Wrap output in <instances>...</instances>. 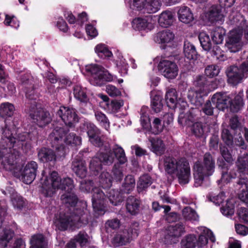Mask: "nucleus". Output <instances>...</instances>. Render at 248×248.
I'll return each instance as SVG.
<instances>
[{
  "mask_svg": "<svg viewBox=\"0 0 248 248\" xmlns=\"http://www.w3.org/2000/svg\"><path fill=\"white\" fill-rule=\"evenodd\" d=\"M42 175L41 191L45 197H52L59 189L65 190L61 197L65 209L55 215L54 218L53 222L56 228L65 231L69 228H79L87 224L91 218L90 213L85 208L86 203H79L76 206L78 198L74 192L73 180L69 177L62 179L55 171L46 175L43 170Z\"/></svg>",
  "mask_w": 248,
  "mask_h": 248,
  "instance_id": "nucleus-1",
  "label": "nucleus"
},
{
  "mask_svg": "<svg viewBox=\"0 0 248 248\" xmlns=\"http://www.w3.org/2000/svg\"><path fill=\"white\" fill-rule=\"evenodd\" d=\"M5 123V126L1 129L0 159L6 170L16 172L18 170L16 160L19 156V150L21 149L27 152L31 148V141L38 139V132L34 126H30L29 129L21 133V128L17 127L18 119L15 118L12 125L8 119Z\"/></svg>",
  "mask_w": 248,
  "mask_h": 248,
  "instance_id": "nucleus-2",
  "label": "nucleus"
},
{
  "mask_svg": "<svg viewBox=\"0 0 248 248\" xmlns=\"http://www.w3.org/2000/svg\"><path fill=\"white\" fill-rule=\"evenodd\" d=\"M15 72L17 74V79L20 82L19 88L25 92L28 100L27 103L30 105V116L39 127L45 126L51 122V118L49 113L44 110L36 102L39 94L35 90L33 77L26 71L16 69Z\"/></svg>",
  "mask_w": 248,
  "mask_h": 248,
  "instance_id": "nucleus-3",
  "label": "nucleus"
},
{
  "mask_svg": "<svg viewBox=\"0 0 248 248\" xmlns=\"http://www.w3.org/2000/svg\"><path fill=\"white\" fill-rule=\"evenodd\" d=\"M241 132H234V141L232 135L227 129H224L222 132V139L225 143L229 147L235 145L240 147L241 155L238 156L236 163L238 173L240 174L239 180L237 186L239 189L238 196L244 202H248V180L242 175H248V146L245 144L241 135Z\"/></svg>",
  "mask_w": 248,
  "mask_h": 248,
  "instance_id": "nucleus-4",
  "label": "nucleus"
},
{
  "mask_svg": "<svg viewBox=\"0 0 248 248\" xmlns=\"http://www.w3.org/2000/svg\"><path fill=\"white\" fill-rule=\"evenodd\" d=\"M114 157L117 159L119 163L114 164L112 170L113 178L117 181H121L123 177V170L120 164H124L127 158L124 150L122 147L115 144L112 147V152L108 153L100 152L97 154L90 161V169L93 175H97L102 170V163L106 165L111 164L114 160Z\"/></svg>",
  "mask_w": 248,
  "mask_h": 248,
  "instance_id": "nucleus-5",
  "label": "nucleus"
},
{
  "mask_svg": "<svg viewBox=\"0 0 248 248\" xmlns=\"http://www.w3.org/2000/svg\"><path fill=\"white\" fill-rule=\"evenodd\" d=\"M159 166H162L167 173L176 175L180 184H187L190 180V167L188 161L185 157L175 158L164 156L160 160Z\"/></svg>",
  "mask_w": 248,
  "mask_h": 248,
  "instance_id": "nucleus-6",
  "label": "nucleus"
},
{
  "mask_svg": "<svg viewBox=\"0 0 248 248\" xmlns=\"http://www.w3.org/2000/svg\"><path fill=\"white\" fill-rule=\"evenodd\" d=\"M232 23L237 28L230 31L226 46L231 52H236L242 47L243 43L241 40L242 34L248 40V22L244 16L238 14L232 19Z\"/></svg>",
  "mask_w": 248,
  "mask_h": 248,
  "instance_id": "nucleus-7",
  "label": "nucleus"
},
{
  "mask_svg": "<svg viewBox=\"0 0 248 248\" xmlns=\"http://www.w3.org/2000/svg\"><path fill=\"white\" fill-rule=\"evenodd\" d=\"M215 159L209 153H205L202 160H197L193 165L194 186L198 187L203 185L204 182H209V177L215 171Z\"/></svg>",
  "mask_w": 248,
  "mask_h": 248,
  "instance_id": "nucleus-8",
  "label": "nucleus"
},
{
  "mask_svg": "<svg viewBox=\"0 0 248 248\" xmlns=\"http://www.w3.org/2000/svg\"><path fill=\"white\" fill-rule=\"evenodd\" d=\"M64 131L58 128V127L54 128L52 132L50 134L48 140L50 141L52 146L55 148V153L50 149L46 148H41L38 153L39 159L42 162L54 163L57 158L64 157L67 154V149L58 146V143L60 141H62V139L60 140L57 136V134H63ZM62 135L60 136L62 137Z\"/></svg>",
  "mask_w": 248,
  "mask_h": 248,
  "instance_id": "nucleus-9",
  "label": "nucleus"
},
{
  "mask_svg": "<svg viewBox=\"0 0 248 248\" xmlns=\"http://www.w3.org/2000/svg\"><path fill=\"white\" fill-rule=\"evenodd\" d=\"M220 152L222 157L218 158L217 164L221 170L222 175L218 182L225 185L232 182L237 177V174L236 171L232 170V165L234 160L227 148L220 145Z\"/></svg>",
  "mask_w": 248,
  "mask_h": 248,
  "instance_id": "nucleus-10",
  "label": "nucleus"
},
{
  "mask_svg": "<svg viewBox=\"0 0 248 248\" xmlns=\"http://www.w3.org/2000/svg\"><path fill=\"white\" fill-rule=\"evenodd\" d=\"M196 232L199 234L198 240L193 234L187 235L181 241L182 248H202L207 244L208 239L212 242L216 241L213 232L205 227H198Z\"/></svg>",
  "mask_w": 248,
  "mask_h": 248,
  "instance_id": "nucleus-11",
  "label": "nucleus"
},
{
  "mask_svg": "<svg viewBox=\"0 0 248 248\" xmlns=\"http://www.w3.org/2000/svg\"><path fill=\"white\" fill-rule=\"evenodd\" d=\"M196 111V109H192L186 113L180 112L178 123L182 125L190 126L192 133L196 137H205L207 133L209 132V128L205 124L195 122L197 119L195 115Z\"/></svg>",
  "mask_w": 248,
  "mask_h": 248,
  "instance_id": "nucleus-12",
  "label": "nucleus"
},
{
  "mask_svg": "<svg viewBox=\"0 0 248 248\" xmlns=\"http://www.w3.org/2000/svg\"><path fill=\"white\" fill-rule=\"evenodd\" d=\"M194 85L195 88L188 91L187 97L192 104L201 106L204 102L203 96H207L210 92L208 81L204 76L199 75L196 77Z\"/></svg>",
  "mask_w": 248,
  "mask_h": 248,
  "instance_id": "nucleus-13",
  "label": "nucleus"
},
{
  "mask_svg": "<svg viewBox=\"0 0 248 248\" xmlns=\"http://www.w3.org/2000/svg\"><path fill=\"white\" fill-rule=\"evenodd\" d=\"M85 69L91 76V84L94 86H101L105 81L110 82L115 78L103 67L96 64L87 65Z\"/></svg>",
  "mask_w": 248,
  "mask_h": 248,
  "instance_id": "nucleus-14",
  "label": "nucleus"
},
{
  "mask_svg": "<svg viewBox=\"0 0 248 248\" xmlns=\"http://www.w3.org/2000/svg\"><path fill=\"white\" fill-rule=\"evenodd\" d=\"M112 177L108 172L103 171L99 177V182L101 187L107 192L108 198L112 204L116 206L123 201V193L117 189H107L110 187L112 184Z\"/></svg>",
  "mask_w": 248,
  "mask_h": 248,
  "instance_id": "nucleus-15",
  "label": "nucleus"
},
{
  "mask_svg": "<svg viewBox=\"0 0 248 248\" xmlns=\"http://www.w3.org/2000/svg\"><path fill=\"white\" fill-rule=\"evenodd\" d=\"M139 224L138 222L132 223L127 230L120 232L115 235L111 240L114 247L124 245L130 241L136 238L139 234Z\"/></svg>",
  "mask_w": 248,
  "mask_h": 248,
  "instance_id": "nucleus-16",
  "label": "nucleus"
},
{
  "mask_svg": "<svg viewBox=\"0 0 248 248\" xmlns=\"http://www.w3.org/2000/svg\"><path fill=\"white\" fill-rule=\"evenodd\" d=\"M78 130L81 132H86L89 141L94 146L100 147L102 145L100 131L91 122L86 120L81 121L78 127Z\"/></svg>",
  "mask_w": 248,
  "mask_h": 248,
  "instance_id": "nucleus-17",
  "label": "nucleus"
},
{
  "mask_svg": "<svg viewBox=\"0 0 248 248\" xmlns=\"http://www.w3.org/2000/svg\"><path fill=\"white\" fill-rule=\"evenodd\" d=\"M131 25L134 30L144 35L155 28V21L152 16H142L134 18Z\"/></svg>",
  "mask_w": 248,
  "mask_h": 248,
  "instance_id": "nucleus-18",
  "label": "nucleus"
},
{
  "mask_svg": "<svg viewBox=\"0 0 248 248\" xmlns=\"http://www.w3.org/2000/svg\"><path fill=\"white\" fill-rule=\"evenodd\" d=\"M159 72L168 79H173L178 75V68L176 64L168 58L159 59L157 65Z\"/></svg>",
  "mask_w": 248,
  "mask_h": 248,
  "instance_id": "nucleus-19",
  "label": "nucleus"
},
{
  "mask_svg": "<svg viewBox=\"0 0 248 248\" xmlns=\"http://www.w3.org/2000/svg\"><path fill=\"white\" fill-rule=\"evenodd\" d=\"M58 127L59 129L63 130L64 133L62 134V137H61V134H57V136L58 138L61 140L62 141H60L58 143V146L61 147V149L62 147L67 149L68 151L67 153L69 152V147H74L78 145H80L81 144V139L80 137L77 136L74 133H70L68 135H66L67 130L64 127L59 126L57 125L55 127L56 128Z\"/></svg>",
  "mask_w": 248,
  "mask_h": 248,
  "instance_id": "nucleus-20",
  "label": "nucleus"
},
{
  "mask_svg": "<svg viewBox=\"0 0 248 248\" xmlns=\"http://www.w3.org/2000/svg\"><path fill=\"white\" fill-rule=\"evenodd\" d=\"M57 115L64 123L65 128H66V126H73L75 124L78 122L79 119L75 109L72 108L61 106L57 111Z\"/></svg>",
  "mask_w": 248,
  "mask_h": 248,
  "instance_id": "nucleus-21",
  "label": "nucleus"
},
{
  "mask_svg": "<svg viewBox=\"0 0 248 248\" xmlns=\"http://www.w3.org/2000/svg\"><path fill=\"white\" fill-rule=\"evenodd\" d=\"M105 199L104 192L100 188H93L92 205L94 212L98 215H103L105 213Z\"/></svg>",
  "mask_w": 248,
  "mask_h": 248,
  "instance_id": "nucleus-22",
  "label": "nucleus"
},
{
  "mask_svg": "<svg viewBox=\"0 0 248 248\" xmlns=\"http://www.w3.org/2000/svg\"><path fill=\"white\" fill-rule=\"evenodd\" d=\"M6 208H3L0 212V248L7 247L14 235L13 231L3 222V217L6 215Z\"/></svg>",
  "mask_w": 248,
  "mask_h": 248,
  "instance_id": "nucleus-23",
  "label": "nucleus"
},
{
  "mask_svg": "<svg viewBox=\"0 0 248 248\" xmlns=\"http://www.w3.org/2000/svg\"><path fill=\"white\" fill-rule=\"evenodd\" d=\"M185 227L181 223L169 226L164 232L165 243L171 244L176 243L178 238L184 232Z\"/></svg>",
  "mask_w": 248,
  "mask_h": 248,
  "instance_id": "nucleus-24",
  "label": "nucleus"
},
{
  "mask_svg": "<svg viewBox=\"0 0 248 248\" xmlns=\"http://www.w3.org/2000/svg\"><path fill=\"white\" fill-rule=\"evenodd\" d=\"M165 100L167 106L171 108L174 109L176 107H180V109L183 110H185L187 108V103L181 98L178 99L176 91L172 88L168 89L166 93Z\"/></svg>",
  "mask_w": 248,
  "mask_h": 248,
  "instance_id": "nucleus-25",
  "label": "nucleus"
},
{
  "mask_svg": "<svg viewBox=\"0 0 248 248\" xmlns=\"http://www.w3.org/2000/svg\"><path fill=\"white\" fill-rule=\"evenodd\" d=\"M38 169L37 163L34 161L28 162L24 168L20 169V178L26 184H30L35 178Z\"/></svg>",
  "mask_w": 248,
  "mask_h": 248,
  "instance_id": "nucleus-26",
  "label": "nucleus"
},
{
  "mask_svg": "<svg viewBox=\"0 0 248 248\" xmlns=\"http://www.w3.org/2000/svg\"><path fill=\"white\" fill-rule=\"evenodd\" d=\"M73 91L74 96L77 100L88 105L89 108H91L92 105L89 98V91L86 87L77 84L73 87Z\"/></svg>",
  "mask_w": 248,
  "mask_h": 248,
  "instance_id": "nucleus-27",
  "label": "nucleus"
},
{
  "mask_svg": "<svg viewBox=\"0 0 248 248\" xmlns=\"http://www.w3.org/2000/svg\"><path fill=\"white\" fill-rule=\"evenodd\" d=\"M231 96L226 93H217L211 98L212 103L219 110H224L229 107Z\"/></svg>",
  "mask_w": 248,
  "mask_h": 248,
  "instance_id": "nucleus-28",
  "label": "nucleus"
},
{
  "mask_svg": "<svg viewBox=\"0 0 248 248\" xmlns=\"http://www.w3.org/2000/svg\"><path fill=\"white\" fill-rule=\"evenodd\" d=\"M1 191L4 195H9L15 208L20 209L24 206L25 202L23 198L17 194L12 186H7L5 190H2Z\"/></svg>",
  "mask_w": 248,
  "mask_h": 248,
  "instance_id": "nucleus-29",
  "label": "nucleus"
},
{
  "mask_svg": "<svg viewBox=\"0 0 248 248\" xmlns=\"http://www.w3.org/2000/svg\"><path fill=\"white\" fill-rule=\"evenodd\" d=\"M1 191L4 195H9L15 208L20 209L24 206L25 202L23 198L17 194L12 186H7L5 190H2Z\"/></svg>",
  "mask_w": 248,
  "mask_h": 248,
  "instance_id": "nucleus-30",
  "label": "nucleus"
},
{
  "mask_svg": "<svg viewBox=\"0 0 248 248\" xmlns=\"http://www.w3.org/2000/svg\"><path fill=\"white\" fill-rule=\"evenodd\" d=\"M80 155V154H79ZM80 155L74 159L72 164V169L75 173L76 175L81 178L86 177L87 173V169L85 162L80 158Z\"/></svg>",
  "mask_w": 248,
  "mask_h": 248,
  "instance_id": "nucleus-31",
  "label": "nucleus"
},
{
  "mask_svg": "<svg viewBox=\"0 0 248 248\" xmlns=\"http://www.w3.org/2000/svg\"><path fill=\"white\" fill-rule=\"evenodd\" d=\"M228 82L233 85H236L240 83L244 78L239 72L238 67L231 66L227 72Z\"/></svg>",
  "mask_w": 248,
  "mask_h": 248,
  "instance_id": "nucleus-32",
  "label": "nucleus"
},
{
  "mask_svg": "<svg viewBox=\"0 0 248 248\" xmlns=\"http://www.w3.org/2000/svg\"><path fill=\"white\" fill-rule=\"evenodd\" d=\"M206 19L211 23L223 21V15L221 13L220 8L217 6H213L205 13Z\"/></svg>",
  "mask_w": 248,
  "mask_h": 248,
  "instance_id": "nucleus-33",
  "label": "nucleus"
},
{
  "mask_svg": "<svg viewBox=\"0 0 248 248\" xmlns=\"http://www.w3.org/2000/svg\"><path fill=\"white\" fill-rule=\"evenodd\" d=\"M179 20L185 24H190L194 20L193 14L187 6H182L178 11Z\"/></svg>",
  "mask_w": 248,
  "mask_h": 248,
  "instance_id": "nucleus-34",
  "label": "nucleus"
},
{
  "mask_svg": "<svg viewBox=\"0 0 248 248\" xmlns=\"http://www.w3.org/2000/svg\"><path fill=\"white\" fill-rule=\"evenodd\" d=\"M230 95L231 96L230 102L228 103L230 108L232 112H237L242 109L244 105L243 93L239 92L234 96L233 100L232 99V95L230 94Z\"/></svg>",
  "mask_w": 248,
  "mask_h": 248,
  "instance_id": "nucleus-35",
  "label": "nucleus"
},
{
  "mask_svg": "<svg viewBox=\"0 0 248 248\" xmlns=\"http://www.w3.org/2000/svg\"><path fill=\"white\" fill-rule=\"evenodd\" d=\"M151 143V150L156 155H160L165 150V144L163 140L157 137L149 138Z\"/></svg>",
  "mask_w": 248,
  "mask_h": 248,
  "instance_id": "nucleus-36",
  "label": "nucleus"
},
{
  "mask_svg": "<svg viewBox=\"0 0 248 248\" xmlns=\"http://www.w3.org/2000/svg\"><path fill=\"white\" fill-rule=\"evenodd\" d=\"M94 49L97 56L103 60H110L113 57V54L108 46L104 44H97Z\"/></svg>",
  "mask_w": 248,
  "mask_h": 248,
  "instance_id": "nucleus-37",
  "label": "nucleus"
},
{
  "mask_svg": "<svg viewBox=\"0 0 248 248\" xmlns=\"http://www.w3.org/2000/svg\"><path fill=\"white\" fill-rule=\"evenodd\" d=\"M174 20V16L172 12L166 10L162 12L158 18V23L160 26L167 28L170 26Z\"/></svg>",
  "mask_w": 248,
  "mask_h": 248,
  "instance_id": "nucleus-38",
  "label": "nucleus"
},
{
  "mask_svg": "<svg viewBox=\"0 0 248 248\" xmlns=\"http://www.w3.org/2000/svg\"><path fill=\"white\" fill-rule=\"evenodd\" d=\"M174 38V34L170 30H165L158 32L155 41L161 44H167L171 42Z\"/></svg>",
  "mask_w": 248,
  "mask_h": 248,
  "instance_id": "nucleus-39",
  "label": "nucleus"
},
{
  "mask_svg": "<svg viewBox=\"0 0 248 248\" xmlns=\"http://www.w3.org/2000/svg\"><path fill=\"white\" fill-rule=\"evenodd\" d=\"M151 98V107L155 112L160 111L162 108V96L160 93L152 91L150 93Z\"/></svg>",
  "mask_w": 248,
  "mask_h": 248,
  "instance_id": "nucleus-40",
  "label": "nucleus"
},
{
  "mask_svg": "<svg viewBox=\"0 0 248 248\" xmlns=\"http://www.w3.org/2000/svg\"><path fill=\"white\" fill-rule=\"evenodd\" d=\"M114 62L121 76L126 75L127 74L129 66L121 53H117V59Z\"/></svg>",
  "mask_w": 248,
  "mask_h": 248,
  "instance_id": "nucleus-41",
  "label": "nucleus"
},
{
  "mask_svg": "<svg viewBox=\"0 0 248 248\" xmlns=\"http://www.w3.org/2000/svg\"><path fill=\"white\" fill-rule=\"evenodd\" d=\"M140 201L134 197H129L126 201V207L128 213L135 215L139 212Z\"/></svg>",
  "mask_w": 248,
  "mask_h": 248,
  "instance_id": "nucleus-42",
  "label": "nucleus"
},
{
  "mask_svg": "<svg viewBox=\"0 0 248 248\" xmlns=\"http://www.w3.org/2000/svg\"><path fill=\"white\" fill-rule=\"evenodd\" d=\"M225 33L226 31L222 27H216L214 28L211 31L212 41L216 44H222L224 40Z\"/></svg>",
  "mask_w": 248,
  "mask_h": 248,
  "instance_id": "nucleus-43",
  "label": "nucleus"
},
{
  "mask_svg": "<svg viewBox=\"0 0 248 248\" xmlns=\"http://www.w3.org/2000/svg\"><path fill=\"white\" fill-rule=\"evenodd\" d=\"M184 53L185 57L189 60L197 58V52L195 46L188 41H185L184 45Z\"/></svg>",
  "mask_w": 248,
  "mask_h": 248,
  "instance_id": "nucleus-44",
  "label": "nucleus"
},
{
  "mask_svg": "<svg viewBox=\"0 0 248 248\" xmlns=\"http://www.w3.org/2000/svg\"><path fill=\"white\" fill-rule=\"evenodd\" d=\"M30 248H46L47 243L42 234L33 235L30 240Z\"/></svg>",
  "mask_w": 248,
  "mask_h": 248,
  "instance_id": "nucleus-45",
  "label": "nucleus"
},
{
  "mask_svg": "<svg viewBox=\"0 0 248 248\" xmlns=\"http://www.w3.org/2000/svg\"><path fill=\"white\" fill-rule=\"evenodd\" d=\"M135 186V180L133 176L128 175L124 179L121 191L123 193L128 194L134 188Z\"/></svg>",
  "mask_w": 248,
  "mask_h": 248,
  "instance_id": "nucleus-46",
  "label": "nucleus"
},
{
  "mask_svg": "<svg viewBox=\"0 0 248 248\" xmlns=\"http://www.w3.org/2000/svg\"><path fill=\"white\" fill-rule=\"evenodd\" d=\"M149 110L148 107L143 106L140 110V124L143 128L149 129L150 121L149 116Z\"/></svg>",
  "mask_w": 248,
  "mask_h": 248,
  "instance_id": "nucleus-47",
  "label": "nucleus"
},
{
  "mask_svg": "<svg viewBox=\"0 0 248 248\" xmlns=\"http://www.w3.org/2000/svg\"><path fill=\"white\" fill-rule=\"evenodd\" d=\"M152 183V180L151 177L148 174H144L140 176L138 182V190L139 192H141Z\"/></svg>",
  "mask_w": 248,
  "mask_h": 248,
  "instance_id": "nucleus-48",
  "label": "nucleus"
},
{
  "mask_svg": "<svg viewBox=\"0 0 248 248\" xmlns=\"http://www.w3.org/2000/svg\"><path fill=\"white\" fill-rule=\"evenodd\" d=\"M161 2L160 0H149L146 1L144 13H155L160 9Z\"/></svg>",
  "mask_w": 248,
  "mask_h": 248,
  "instance_id": "nucleus-49",
  "label": "nucleus"
},
{
  "mask_svg": "<svg viewBox=\"0 0 248 248\" xmlns=\"http://www.w3.org/2000/svg\"><path fill=\"white\" fill-rule=\"evenodd\" d=\"M199 39L202 48L205 51H209L212 48V43L209 36L205 32H201Z\"/></svg>",
  "mask_w": 248,
  "mask_h": 248,
  "instance_id": "nucleus-50",
  "label": "nucleus"
},
{
  "mask_svg": "<svg viewBox=\"0 0 248 248\" xmlns=\"http://www.w3.org/2000/svg\"><path fill=\"white\" fill-rule=\"evenodd\" d=\"M183 217L188 220L192 222L197 221L199 220V216L196 212L190 207H186L182 211Z\"/></svg>",
  "mask_w": 248,
  "mask_h": 248,
  "instance_id": "nucleus-51",
  "label": "nucleus"
},
{
  "mask_svg": "<svg viewBox=\"0 0 248 248\" xmlns=\"http://www.w3.org/2000/svg\"><path fill=\"white\" fill-rule=\"evenodd\" d=\"M15 107L14 105L8 102L1 104L0 107V114L3 116L10 117L14 113Z\"/></svg>",
  "mask_w": 248,
  "mask_h": 248,
  "instance_id": "nucleus-52",
  "label": "nucleus"
},
{
  "mask_svg": "<svg viewBox=\"0 0 248 248\" xmlns=\"http://www.w3.org/2000/svg\"><path fill=\"white\" fill-rule=\"evenodd\" d=\"M222 214L226 217L232 216L234 212V205L233 202L231 200H227L225 205L220 208Z\"/></svg>",
  "mask_w": 248,
  "mask_h": 248,
  "instance_id": "nucleus-53",
  "label": "nucleus"
},
{
  "mask_svg": "<svg viewBox=\"0 0 248 248\" xmlns=\"http://www.w3.org/2000/svg\"><path fill=\"white\" fill-rule=\"evenodd\" d=\"M147 0H130V9L144 13Z\"/></svg>",
  "mask_w": 248,
  "mask_h": 248,
  "instance_id": "nucleus-54",
  "label": "nucleus"
},
{
  "mask_svg": "<svg viewBox=\"0 0 248 248\" xmlns=\"http://www.w3.org/2000/svg\"><path fill=\"white\" fill-rule=\"evenodd\" d=\"M107 105V109L108 112L116 113L124 105V102L122 100H113Z\"/></svg>",
  "mask_w": 248,
  "mask_h": 248,
  "instance_id": "nucleus-55",
  "label": "nucleus"
},
{
  "mask_svg": "<svg viewBox=\"0 0 248 248\" xmlns=\"http://www.w3.org/2000/svg\"><path fill=\"white\" fill-rule=\"evenodd\" d=\"M165 127L164 124H162L161 120L158 118H155L152 123L150 124V127L153 133L158 134L162 131L164 127Z\"/></svg>",
  "mask_w": 248,
  "mask_h": 248,
  "instance_id": "nucleus-56",
  "label": "nucleus"
},
{
  "mask_svg": "<svg viewBox=\"0 0 248 248\" xmlns=\"http://www.w3.org/2000/svg\"><path fill=\"white\" fill-rule=\"evenodd\" d=\"M94 115L100 124L106 130H108L109 127V122L106 115L101 111H97L95 112Z\"/></svg>",
  "mask_w": 248,
  "mask_h": 248,
  "instance_id": "nucleus-57",
  "label": "nucleus"
},
{
  "mask_svg": "<svg viewBox=\"0 0 248 248\" xmlns=\"http://www.w3.org/2000/svg\"><path fill=\"white\" fill-rule=\"evenodd\" d=\"M219 72V67L214 64L208 65L204 70L205 74L209 78H213L217 76Z\"/></svg>",
  "mask_w": 248,
  "mask_h": 248,
  "instance_id": "nucleus-58",
  "label": "nucleus"
},
{
  "mask_svg": "<svg viewBox=\"0 0 248 248\" xmlns=\"http://www.w3.org/2000/svg\"><path fill=\"white\" fill-rule=\"evenodd\" d=\"M208 199L216 205H219L225 199V193L223 192H220L218 195L213 193H210L208 196Z\"/></svg>",
  "mask_w": 248,
  "mask_h": 248,
  "instance_id": "nucleus-59",
  "label": "nucleus"
},
{
  "mask_svg": "<svg viewBox=\"0 0 248 248\" xmlns=\"http://www.w3.org/2000/svg\"><path fill=\"white\" fill-rule=\"evenodd\" d=\"M212 55L217 60L220 61H224L226 59V56L225 55L224 52L223 51L217 46H213V50L212 51Z\"/></svg>",
  "mask_w": 248,
  "mask_h": 248,
  "instance_id": "nucleus-60",
  "label": "nucleus"
},
{
  "mask_svg": "<svg viewBox=\"0 0 248 248\" xmlns=\"http://www.w3.org/2000/svg\"><path fill=\"white\" fill-rule=\"evenodd\" d=\"M106 92L112 97L120 96L121 95V92L120 89L111 84L106 85Z\"/></svg>",
  "mask_w": 248,
  "mask_h": 248,
  "instance_id": "nucleus-61",
  "label": "nucleus"
},
{
  "mask_svg": "<svg viewBox=\"0 0 248 248\" xmlns=\"http://www.w3.org/2000/svg\"><path fill=\"white\" fill-rule=\"evenodd\" d=\"M4 23L5 25L15 29H17L19 26V21L15 16H11L7 15L5 16Z\"/></svg>",
  "mask_w": 248,
  "mask_h": 248,
  "instance_id": "nucleus-62",
  "label": "nucleus"
},
{
  "mask_svg": "<svg viewBox=\"0 0 248 248\" xmlns=\"http://www.w3.org/2000/svg\"><path fill=\"white\" fill-rule=\"evenodd\" d=\"M230 125L232 129L236 133L240 132L241 128L243 127L240 125L238 117L236 116L232 117L230 121Z\"/></svg>",
  "mask_w": 248,
  "mask_h": 248,
  "instance_id": "nucleus-63",
  "label": "nucleus"
},
{
  "mask_svg": "<svg viewBox=\"0 0 248 248\" xmlns=\"http://www.w3.org/2000/svg\"><path fill=\"white\" fill-rule=\"evenodd\" d=\"M93 182L92 181L82 180L80 182L79 188L81 191L88 193L90 191L91 188H93Z\"/></svg>",
  "mask_w": 248,
  "mask_h": 248,
  "instance_id": "nucleus-64",
  "label": "nucleus"
}]
</instances>
